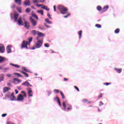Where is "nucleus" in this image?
<instances>
[{"label": "nucleus", "mask_w": 124, "mask_h": 124, "mask_svg": "<svg viewBox=\"0 0 124 124\" xmlns=\"http://www.w3.org/2000/svg\"><path fill=\"white\" fill-rule=\"evenodd\" d=\"M58 9L60 10L61 13L62 14H67V11H68V9L67 8L64 7L62 5H60L58 6Z\"/></svg>", "instance_id": "nucleus-1"}, {"label": "nucleus", "mask_w": 124, "mask_h": 124, "mask_svg": "<svg viewBox=\"0 0 124 124\" xmlns=\"http://www.w3.org/2000/svg\"><path fill=\"white\" fill-rule=\"evenodd\" d=\"M21 82H22V80L19 79L18 78H14V83H15V84H19V83H21Z\"/></svg>", "instance_id": "nucleus-10"}, {"label": "nucleus", "mask_w": 124, "mask_h": 124, "mask_svg": "<svg viewBox=\"0 0 124 124\" xmlns=\"http://www.w3.org/2000/svg\"><path fill=\"white\" fill-rule=\"evenodd\" d=\"M72 109V107L71 106H69L68 108H67V111H69L70 110H71Z\"/></svg>", "instance_id": "nucleus-44"}, {"label": "nucleus", "mask_w": 124, "mask_h": 124, "mask_svg": "<svg viewBox=\"0 0 124 124\" xmlns=\"http://www.w3.org/2000/svg\"><path fill=\"white\" fill-rule=\"evenodd\" d=\"M29 42L28 43V45H31V41H32V37H31L28 39Z\"/></svg>", "instance_id": "nucleus-28"}, {"label": "nucleus", "mask_w": 124, "mask_h": 124, "mask_svg": "<svg viewBox=\"0 0 124 124\" xmlns=\"http://www.w3.org/2000/svg\"><path fill=\"white\" fill-rule=\"evenodd\" d=\"M37 35H38V36H37L36 39H39V40H40L39 38H40V37H43V36H44V34H43V33H42V32H39V31H38Z\"/></svg>", "instance_id": "nucleus-11"}, {"label": "nucleus", "mask_w": 124, "mask_h": 124, "mask_svg": "<svg viewBox=\"0 0 124 124\" xmlns=\"http://www.w3.org/2000/svg\"><path fill=\"white\" fill-rule=\"evenodd\" d=\"M17 23L19 26H24L23 20H22V17H19L18 20H17Z\"/></svg>", "instance_id": "nucleus-8"}, {"label": "nucleus", "mask_w": 124, "mask_h": 124, "mask_svg": "<svg viewBox=\"0 0 124 124\" xmlns=\"http://www.w3.org/2000/svg\"><path fill=\"white\" fill-rule=\"evenodd\" d=\"M17 100L18 101H23V100H24V96H23L22 94L18 95L17 98Z\"/></svg>", "instance_id": "nucleus-9"}, {"label": "nucleus", "mask_w": 124, "mask_h": 124, "mask_svg": "<svg viewBox=\"0 0 124 124\" xmlns=\"http://www.w3.org/2000/svg\"><path fill=\"white\" fill-rule=\"evenodd\" d=\"M95 27H96V28H98V29H100L101 28V25H100V24H96L95 25Z\"/></svg>", "instance_id": "nucleus-36"}, {"label": "nucleus", "mask_w": 124, "mask_h": 124, "mask_svg": "<svg viewBox=\"0 0 124 124\" xmlns=\"http://www.w3.org/2000/svg\"><path fill=\"white\" fill-rule=\"evenodd\" d=\"M45 21L46 22V23H48V24H52V22L49 21V20L48 19H46Z\"/></svg>", "instance_id": "nucleus-47"}, {"label": "nucleus", "mask_w": 124, "mask_h": 124, "mask_svg": "<svg viewBox=\"0 0 124 124\" xmlns=\"http://www.w3.org/2000/svg\"><path fill=\"white\" fill-rule=\"evenodd\" d=\"M23 3L24 5H27L28 6H30V5H31V1H30V0H26L24 1Z\"/></svg>", "instance_id": "nucleus-13"}, {"label": "nucleus", "mask_w": 124, "mask_h": 124, "mask_svg": "<svg viewBox=\"0 0 124 124\" xmlns=\"http://www.w3.org/2000/svg\"><path fill=\"white\" fill-rule=\"evenodd\" d=\"M14 75H17V77H23V76H22L20 74L17 73H14Z\"/></svg>", "instance_id": "nucleus-31"}, {"label": "nucleus", "mask_w": 124, "mask_h": 124, "mask_svg": "<svg viewBox=\"0 0 124 124\" xmlns=\"http://www.w3.org/2000/svg\"><path fill=\"white\" fill-rule=\"evenodd\" d=\"M102 93H100L99 94V96L98 97V98H101V97H102Z\"/></svg>", "instance_id": "nucleus-51"}, {"label": "nucleus", "mask_w": 124, "mask_h": 124, "mask_svg": "<svg viewBox=\"0 0 124 124\" xmlns=\"http://www.w3.org/2000/svg\"><path fill=\"white\" fill-rule=\"evenodd\" d=\"M7 85L9 87H12V85H11V83L10 82L8 83Z\"/></svg>", "instance_id": "nucleus-55"}, {"label": "nucleus", "mask_w": 124, "mask_h": 124, "mask_svg": "<svg viewBox=\"0 0 124 124\" xmlns=\"http://www.w3.org/2000/svg\"><path fill=\"white\" fill-rule=\"evenodd\" d=\"M11 90V88L7 87H5L3 88V93H5L6 92H8L9 90Z\"/></svg>", "instance_id": "nucleus-12"}, {"label": "nucleus", "mask_w": 124, "mask_h": 124, "mask_svg": "<svg viewBox=\"0 0 124 124\" xmlns=\"http://www.w3.org/2000/svg\"><path fill=\"white\" fill-rule=\"evenodd\" d=\"M62 105L63 107V110H64V111H66V102L65 101L63 102Z\"/></svg>", "instance_id": "nucleus-18"}, {"label": "nucleus", "mask_w": 124, "mask_h": 124, "mask_svg": "<svg viewBox=\"0 0 124 124\" xmlns=\"http://www.w3.org/2000/svg\"><path fill=\"white\" fill-rule=\"evenodd\" d=\"M11 65H12L13 66H15V67H16V68H19V67H20V65H18L17 64H13V63H10Z\"/></svg>", "instance_id": "nucleus-26"}, {"label": "nucleus", "mask_w": 124, "mask_h": 124, "mask_svg": "<svg viewBox=\"0 0 124 124\" xmlns=\"http://www.w3.org/2000/svg\"><path fill=\"white\" fill-rule=\"evenodd\" d=\"M15 2L18 5L22 4V0H15Z\"/></svg>", "instance_id": "nucleus-17"}, {"label": "nucleus", "mask_w": 124, "mask_h": 124, "mask_svg": "<svg viewBox=\"0 0 124 124\" xmlns=\"http://www.w3.org/2000/svg\"><path fill=\"white\" fill-rule=\"evenodd\" d=\"M4 60H5L4 58L0 56V62H4Z\"/></svg>", "instance_id": "nucleus-32"}, {"label": "nucleus", "mask_w": 124, "mask_h": 124, "mask_svg": "<svg viewBox=\"0 0 124 124\" xmlns=\"http://www.w3.org/2000/svg\"><path fill=\"white\" fill-rule=\"evenodd\" d=\"M31 33L33 35H36V34L38 33V31H36L33 30L31 31Z\"/></svg>", "instance_id": "nucleus-27"}, {"label": "nucleus", "mask_w": 124, "mask_h": 124, "mask_svg": "<svg viewBox=\"0 0 124 124\" xmlns=\"http://www.w3.org/2000/svg\"><path fill=\"white\" fill-rule=\"evenodd\" d=\"M30 21L33 27H35L36 25H37V22L35 21L32 17H30Z\"/></svg>", "instance_id": "nucleus-4"}, {"label": "nucleus", "mask_w": 124, "mask_h": 124, "mask_svg": "<svg viewBox=\"0 0 124 124\" xmlns=\"http://www.w3.org/2000/svg\"><path fill=\"white\" fill-rule=\"evenodd\" d=\"M22 85L23 86H26V87H29V86H31V85L30 84V83L28 82V81H25L24 83H23Z\"/></svg>", "instance_id": "nucleus-20"}, {"label": "nucleus", "mask_w": 124, "mask_h": 124, "mask_svg": "<svg viewBox=\"0 0 124 124\" xmlns=\"http://www.w3.org/2000/svg\"><path fill=\"white\" fill-rule=\"evenodd\" d=\"M32 16L34 17V18H35L36 19V20H38V16H36V15L33 14Z\"/></svg>", "instance_id": "nucleus-39"}, {"label": "nucleus", "mask_w": 124, "mask_h": 124, "mask_svg": "<svg viewBox=\"0 0 124 124\" xmlns=\"http://www.w3.org/2000/svg\"><path fill=\"white\" fill-rule=\"evenodd\" d=\"M33 3H39V0H33Z\"/></svg>", "instance_id": "nucleus-43"}, {"label": "nucleus", "mask_w": 124, "mask_h": 124, "mask_svg": "<svg viewBox=\"0 0 124 124\" xmlns=\"http://www.w3.org/2000/svg\"><path fill=\"white\" fill-rule=\"evenodd\" d=\"M28 45H29L28 42L26 41H23L21 45V49H24V48H25L26 49H28Z\"/></svg>", "instance_id": "nucleus-3"}, {"label": "nucleus", "mask_w": 124, "mask_h": 124, "mask_svg": "<svg viewBox=\"0 0 124 124\" xmlns=\"http://www.w3.org/2000/svg\"><path fill=\"white\" fill-rule=\"evenodd\" d=\"M108 8H109V6L108 5L104 6L102 11L103 13L105 12V11H107V10L108 9Z\"/></svg>", "instance_id": "nucleus-15"}, {"label": "nucleus", "mask_w": 124, "mask_h": 124, "mask_svg": "<svg viewBox=\"0 0 124 124\" xmlns=\"http://www.w3.org/2000/svg\"><path fill=\"white\" fill-rule=\"evenodd\" d=\"M19 14L18 13H16L14 15V19H15V22H17V20L18 19V17H19Z\"/></svg>", "instance_id": "nucleus-16"}, {"label": "nucleus", "mask_w": 124, "mask_h": 124, "mask_svg": "<svg viewBox=\"0 0 124 124\" xmlns=\"http://www.w3.org/2000/svg\"><path fill=\"white\" fill-rule=\"evenodd\" d=\"M21 93H24L23 96H24V97H27V93H26V92H25L24 91H21Z\"/></svg>", "instance_id": "nucleus-40"}, {"label": "nucleus", "mask_w": 124, "mask_h": 124, "mask_svg": "<svg viewBox=\"0 0 124 124\" xmlns=\"http://www.w3.org/2000/svg\"><path fill=\"white\" fill-rule=\"evenodd\" d=\"M53 8H54V11H56V6H53Z\"/></svg>", "instance_id": "nucleus-63"}, {"label": "nucleus", "mask_w": 124, "mask_h": 124, "mask_svg": "<svg viewBox=\"0 0 124 124\" xmlns=\"http://www.w3.org/2000/svg\"><path fill=\"white\" fill-rule=\"evenodd\" d=\"M70 13H69L67 15L64 16V18H67V17H69L70 16Z\"/></svg>", "instance_id": "nucleus-45"}, {"label": "nucleus", "mask_w": 124, "mask_h": 124, "mask_svg": "<svg viewBox=\"0 0 124 124\" xmlns=\"http://www.w3.org/2000/svg\"><path fill=\"white\" fill-rule=\"evenodd\" d=\"M37 42L35 44V46L36 48H41V47L43 45V39H37Z\"/></svg>", "instance_id": "nucleus-2"}, {"label": "nucleus", "mask_w": 124, "mask_h": 124, "mask_svg": "<svg viewBox=\"0 0 124 124\" xmlns=\"http://www.w3.org/2000/svg\"><path fill=\"white\" fill-rule=\"evenodd\" d=\"M11 19H13V14L11 13L10 14Z\"/></svg>", "instance_id": "nucleus-57"}, {"label": "nucleus", "mask_w": 124, "mask_h": 124, "mask_svg": "<svg viewBox=\"0 0 124 124\" xmlns=\"http://www.w3.org/2000/svg\"><path fill=\"white\" fill-rule=\"evenodd\" d=\"M10 99L11 100H12V101H13V100H15L16 99V97H15L14 96V93H12L11 96H10Z\"/></svg>", "instance_id": "nucleus-19"}, {"label": "nucleus", "mask_w": 124, "mask_h": 124, "mask_svg": "<svg viewBox=\"0 0 124 124\" xmlns=\"http://www.w3.org/2000/svg\"><path fill=\"white\" fill-rule=\"evenodd\" d=\"M16 7V5H15V4H13L11 7V8L12 9H14V8H15Z\"/></svg>", "instance_id": "nucleus-42"}, {"label": "nucleus", "mask_w": 124, "mask_h": 124, "mask_svg": "<svg viewBox=\"0 0 124 124\" xmlns=\"http://www.w3.org/2000/svg\"><path fill=\"white\" fill-rule=\"evenodd\" d=\"M3 80H4V75L1 74V77H0V82L3 81Z\"/></svg>", "instance_id": "nucleus-25"}, {"label": "nucleus", "mask_w": 124, "mask_h": 124, "mask_svg": "<svg viewBox=\"0 0 124 124\" xmlns=\"http://www.w3.org/2000/svg\"><path fill=\"white\" fill-rule=\"evenodd\" d=\"M37 13H39V14H41L42 16H43L44 14V12L43 10H38L37 11Z\"/></svg>", "instance_id": "nucleus-29"}, {"label": "nucleus", "mask_w": 124, "mask_h": 124, "mask_svg": "<svg viewBox=\"0 0 124 124\" xmlns=\"http://www.w3.org/2000/svg\"><path fill=\"white\" fill-rule=\"evenodd\" d=\"M97 9L98 11H100L101 13H103V12H102V8L101 7V6H98L97 7Z\"/></svg>", "instance_id": "nucleus-22"}, {"label": "nucleus", "mask_w": 124, "mask_h": 124, "mask_svg": "<svg viewBox=\"0 0 124 124\" xmlns=\"http://www.w3.org/2000/svg\"><path fill=\"white\" fill-rule=\"evenodd\" d=\"M115 33H119L120 32V29L118 28L116 29L114 31Z\"/></svg>", "instance_id": "nucleus-35"}, {"label": "nucleus", "mask_w": 124, "mask_h": 124, "mask_svg": "<svg viewBox=\"0 0 124 124\" xmlns=\"http://www.w3.org/2000/svg\"><path fill=\"white\" fill-rule=\"evenodd\" d=\"M23 69L25 71H26V72H29V69H26V67H23Z\"/></svg>", "instance_id": "nucleus-49"}, {"label": "nucleus", "mask_w": 124, "mask_h": 124, "mask_svg": "<svg viewBox=\"0 0 124 124\" xmlns=\"http://www.w3.org/2000/svg\"><path fill=\"white\" fill-rule=\"evenodd\" d=\"M50 46V45H49V44L47 43V44H45V47H49Z\"/></svg>", "instance_id": "nucleus-48"}, {"label": "nucleus", "mask_w": 124, "mask_h": 124, "mask_svg": "<svg viewBox=\"0 0 124 124\" xmlns=\"http://www.w3.org/2000/svg\"><path fill=\"white\" fill-rule=\"evenodd\" d=\"M24 28H25V29H27V30H29L30 29V27H31V26L30 25V23L25 21H24Z\"/></svg>", "instance_id": "nucleus-6"}, {"label": "nucleus", "mask_w": 124, "mask_h": 124, "mask_svg": "<svg viewBox=\"0 0 124 124\" xmlns=\"http://www.w3.org/2000/svg\"><path fill=\"white\" fill-rule=\"evenodd\" d=\"M55 100H57L59 106H60V107H62V104L61 103V101L60 100V98H59L58 97H56L55 98Z\"/></svg>", "instance_id": "nucleus-21"}, {"label": "nucleus", "mask_w": 124, "mask_h": 124, "mask_svg": "<svg viewBox=\"0 0 124 124\" xmlns=\"http://www.w3.org/2000/svg\"><path fill=\"white\" fill-rule=\"evenodd\" d=\"M47 16L49 18V19H52V17H51V15H49V14H47Z\"/></svg>", "instance_id": "nucleus-56"}, {"label": "nucleus", "mask_w": 124, "mask_h": 124, "mask_svg": "<svg viewBox=\"0 0 124 124\" xmlns=\"http://www.w3.org/2000/svg\"><path fill=\"white\" fill-rule=\"evenodd\" d=\"M6 116H7V114H6V113H4V114H2V117L3 118L4 117H6Z\"/></svg>", "instance_id": "nucleus-53"}, {"label": "nucleus", "mask_w": 124, "mask_h": 124, "mask_svg": "<svg viewBox=\"0 0 124 124\" xmlns=\"http://www.w3.org/2000/svg\"><path fill=\"white\" fill-rule=\"evenodd\" d=\"M6 75L7 77H11V75L10 74H7Z\"/></svg>", "instance_id": "nucleus-59"}, {"label": "nucleus", "mask_w": 124, "mask_h": 124, "mask_svg": "<svg viewBox=\"0 0 124 124\" xmlns=\"http://www.w3.org/2000/svg\"><path fill=\"white\" fill-rule=\"evenodd\" d=\"M103 103H102V102H100V104H99V105L100 106H102V105H103Z\"/></svg>", "instance_id": "nucleus-58"}, {"label": "nucleus", "mask_w": 124, "mask_h": 124, "mask_svg": "<svg viewBox=\"0 0 124 124\" xmlns=\"http://www.w3.org/2000/svg\"><path fill=\"white\" fill-rule=\"evenodd\" d=\"M17 10L19 12V13H22V9L21 7H17L16 8Z\"/></svg>", "instance_id": "nucleus-33"}, {"label": "nucleus", "mask_w": 124, "mask_h": 124, "mask_svg": "<svg viewBox=\"0 0 124 124\" xmlns=\"http://www.w3.org/2000/svg\"><path fill=\"white\" fill-rule=\"evenodd\" d=\"M11 47L10 45H8L6 48L7 53H11Z\"/></svg>", "instance_id": "nucleus-14"}, {"label": "nucleus", "mask_w": 124, "mask_h": 124, "mask_svg": "<svg viewBox=\"0 0 124 124\" xmlns=\"http://www.w3.org/2000/svg\"><path fill=\"white\" fill-rule=\"evenodd\" d=\"M36 5V6H38V7H40V6H43L44 5V4L39 5V4H37Z\"/></svg>", "instance_id": "nucleus-54"}, {"label": "nucleus", "mask_w": 124, "mask_h": 124, "mask_svg": "<svg viewBox=\"0 0 124 124\" xmlns=\"http://www.w3.org/2000/svg\"><path fill=\"white\" fill-rule=\"evenodd\" d=\"M15 92H16V94H17L18 93H19V92L18 91H17V90H15Z\"/></svg>", "instance_id": "nucleus-62"}, {"label": "nucleus", "mask_w": 124, "mask_h": 124, "mask_svg": "<svg viewBox=\"0 0 124 124\" xmlns=\"http://www.w3.org/2000/svg\"><path fill=\"white\" fill-rule=\"evenodd\" d=\"M115 70H116L118 73H121V72H122V69H119L115 68Z\"/></svg>", "instance_id": "nucleus-34"}, {"label": "nucleus", "mask_w": 124, "mask_h": 124, "mask_svg": "<svg viewBox=\"0 0 124 124\" xmlns=\"http://www.w3.org/2000/svg\"><path fill=\"white\" fill-rule=\"evenodd\" d=\"M31 12V8H27V9H26V12L27 13H30Z\"/></svg>", "instance_id": "nucleus-37"}, {"label": "nucleus", "mask_w": 124, "mask_h": 124, "mask_svg": "<svg viewBox=\"0 0 124 124\" xmlns=\"http://www.w3.org/2000/svg\"><path fill=\"white\" fill-rule=\"evenodd\" d=\"M44 1H45V0H40L39 2H44Z\"/></svg>", "instance_id": "nucleus-60"}, {"label": "nucleus", "mask_w": 124, "mask_h": 124, "mask_svg": "<svg viewBox=\"0 0 124 124\" xmlns=\"http://www.w3.org/2000/svg\"><path fill=\"white\" fill-rule=\"evenodd\" d=\"M60 93H61V95H62V99H64V94H63V93H62V92H60Z\"/></svg>", "instance_id": "nucleus-41"}, {"label": "nucleus", "mask_w": 124, "mask_h": 124, "mask_svg": "<svg viewBox=\"0 0 124 124\" xmlns=\"http://www.w3.org/2000/svg\"><path fill=\"white\" fill-rule=\"evenodd\" d=\"M54 92L55 93H60V90H58V89H55L54 90Z\"/></svg>", "instance_id": "nucleus-38"}, {"label": "nucleus", "mask_w": 124, "mask_h": 124, "mask_svg": "<svg viewBox=\"0 0 124 124\" xmlns=\"http://www.w3.org/2000/svg\"><path fill=\"white\" fill-rule=\"evenodd\" d=\"M104 85H105L106 86H108L109 85H111V82H106L104 83Z\"/></svg>", "instance_id": "nucleus-46"}, {"label": "nucleus", "mask_w": 124, "mask_h": 124, "mask_svg": "<svg viewBox=\"0 0 124 124\" xmlns=\"http://www.w3.org/2000/svg\"><path fill=\"white\" fill-rule=\"evenodd\" d=\"M21 73H22V74H24L25 76V77H26L27 78H28V77H29V74H28V73H25V72L21 71H20Z\"/></svg>", "instance_id": "nucleus-24"}, {"label": "nucleus", "mask_w": 124, "mask_h": 124, "mask_svg": "<svg viewBox=\"0 0 124 124\" xmlns=\"http://www.w3.org/2000/svg\"><path fill=\"white\" fill-rule=\"evenodd\" d=\"M28 93L29 96L30 97H31L32 96V94L33 93V92H32V90H31V88H29L28 89Z\"/></svg>", "instance_id": "nucleus-5"}, {"label": "nucleus", "mask_w": 124, "mask_h": 124, "mask_svg": "<svg viewBox=\"0 0 124 124\" xmlns=\"http://www.w3.org/2000/svg\"><path fill=\"white\" fill-rule=\"evenodd\" d=\"M41 8L42 9H45V10H46V11H49V10H50V9H49V8H47V7H46V6H44L43 7H42Z\"/></svg>", "instance_id": "nucleus-30"}, {"label": "nucleus", "mask_w": 124, "mask_h": 124, "mask_svg": "<svg viewBox=\"0 0 124 124\" xmlns=\"http://www.w3.org/2000/svg\"><path fill=\"white\" fill-rule=\"evenodd\" d=\"M5 51V47L2 44H0V53H4Z\"/></svg>", "instance_id": "nucleus-7"}, {"label": "nucleus", "mask_w": 124, "mask_h": 124, "mask_svg": "<svg viewBox=\"0 0 124 124\" xmlns=\"http://www.w3.org/2000/svg\"><path fill=\"white\" fill-rule=\"evenodd\" d=\"M83 102H84V103H86V102H88V99H84L83 100H82Z\"/></svg>", "instance_id": "nucleus-52"}, {"label": "nucleus", "mask_w": 124, "mask_h": 124, "mask_svg": "<svg viewBox=\"0 0 124 124\" xmlns=\"http://www.w3.org/2000/svg\"><path fill=\"white\" fill-rule=\"evenodd\" d=\"M64 81H68V79H67V78H64Z\"/></svg>", "instance_id": "nucleus-61"}, {"label": "nucleus", "mask_w": 124, "mask_h": 124, "mask_svg": "<svg viewBox=\"0 0 124 124\" xmlns=\"http://www.w3.org/2000/svg\"><path fill=\"white\" fill-rule=\"evenodd\" d=\"M74 88H75V89H76V90H77V91H78V92H80V90H79V88H78V87H77V86H75Z\"/></svg>", "instance_id": "nucleus-50"}, {"label": "nucleus", "mask_w": 124, "mask_h": 124, "mask_svg": "<svg viewBox=\"0 0 124 124\" xmlns=\"http://www.w3.org/2000/svg\"><path fill=\"white\" fill-rule=\"evenodd\" d=\"M82 32H83V31H78V34L79 35V39H81V38L82 37Z\"/></svg>", "instance_id": "nucleus-23"}, {"label": "nucleus", "mask_w": 124, "mask_h": 124, "mask_svg": "<svg viewBox=\"0 0 124 124\" xmlns=\"http://www.w3.org/2000/svg\"><path fill=\"white\" fill-rule=\"evenodd\" d=\"M88 104H91V103H92V101H89L87 102Z\"/></svg>", "instance_id": "nucleus-64"}]
</instances>
